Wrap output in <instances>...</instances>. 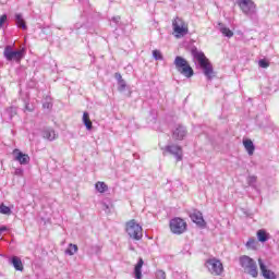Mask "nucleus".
<instances>
[{"label":"nucleus","instance_id":"obj_30","mask_svg":"<svg viewBox=\"0 0 279 279\" xmlns=\"http://www.w3.org/2000/svg\"><path fill=\"white\" fill-rule=\"evenodd\" d=\"M156 279H167V274L163 270H157Z\"/></svg>","mask_w":279,"mask_h":279},{"label":"nucleus","instance_id":"obj_7","mask_svg":"<svg viewBox=\"0 0 279 279\" xmlns=\"http://www.w3.org/2000/svg\"><path fill=\"white\" fill-rule=\"evenodd\" d=\"M172 28H173L175 38H182V36H186V34H189V26H186V23H184V20L180 17H175L172 21Z\"/></svg>","mask_w":279,"mask_h":279},{"label":"nucleus","instance_id":"obj_37","mask_svg":"<svg viewBox=\"0 0 279 279\" xmlns=\"http://www.w3.org/2000/svg\"><path fill=\"white\" fill-rule=\"evenodd\" d=\"M116 77L118 80V83L121 82V80H123V77L121 76V74L119 73H116Z\"/></svg>","mask_w":279,"mask_h":279},{"label":"nucleus","instance_id":"obj_10","mask_svg":"<svg viewBox=\"0 0 279 279\" xmlns=\"http://www.w3.org/2000/svg\"><path fill=\"white\" fill-rule=\"evenodd\" d=\"M165 150L168 151V154H171L172 156H174L177 162H180V160H182V156H183L182 146L172 144V145L166 146Z\"/></svg>","mask_w":279,"mask_h":279},{"label":"nucleus","instance_id":"obj_4","mask_svg":"<svg viewBox=\"0 0 279 279\" xmlns=\"http://www.w3.org/2000/svg\"><path fill=\"white\" fill-rule=\"evenodd\" d=\"M174 66L177 71L181 73V75H184V77H193V68H191V64H189V61H186V59L180 56L175 57Z\"/></svg>","mask_w":279,"mask_h":279},{"label":"nucleus","instance_id":"obj_24","mask_svg":"<svg viewBox=\"0 0 279 279\" xmlns=\"http://www.w3.org/2000/svg\"><path fill=\"white\" fill-rule=\"evenodd\" d=\"M65 254L68 256H74L75 254H77V245L70 243L69 247L65 250Z\"/></svg>","mask_w":279,"mask_h":279},{"label":"nucleus","instance_id":"obj_15","mask_svg":"<svg viewBox=\"0 0 279 279\" xmlns=\"http://www.w3.org/2000/svg\"><path fill=\"white\" fill-rule=\"evenodd\" d=\"M143 265H145V262L143 260L142 257H140L133 271L135 279H143Z\"/></svg>","mask_w":279,"mask_h":279},{"label":"nucleus","instance_id":"obj_26","mask_svg":"<svg viewBox=\"0 0 279 279\" xmlns=\"http://www.w3.org/2000/svg\"><path fill=\"white\" fill-rule=\"evenodd\" d=\"M0 214L1 215H12V209L10 207L5 206L4 204L0 205Z\"/></svg>","mask_w":279,"mask_h":279},{"label":"nucleus","instance_id":"obj_18","mask_svg":"<svg viewBox=\"0 0 279 279\" xmlns=\"http://www.w3.org/2000/svg\"><path fill=\"white\" fill-rule=\"evenodd\" d=\"M44 138L47 141H56L58 138V135L56 134V131L52 129H46L43 132Z\"/></svg>","mask_w":279,"mask_h":279},{"label":"nucleus","instance_id":"obj_32","mask_svg":"<svg viewBox=\"0 0 279 279\" xmlns=\"http://www.w3.org/2000/svg\"><path fill=\"white\" fill-rule=\"evenodd\" d=\"M119 84V90H125L126 84L125 81L120 80Z\"/></svg>","mask_w":279,"mask_h":279},{"label":"nucleus","instance_id":"obj_36","mask_svg":"<svg viewBox=\"0 0 279 279\" xmlns=\"http://www.w3.org/2000/svg\"><path fill=\"white\" fill-rule=\"evenodd\" d=\"M16 175H23V169L21 168H17L15 169V172H14Z\"/></svg>","mask_w":279,"mask_h":279},{"label":"nucleus","instance_id":"obj_5","mask_svg":"<svg viewBox=\"0 0 279 279\" xmlns=\"http://www.w3.org/2000/svg\"><path fill=\"white\" fill-rule=\"evenodd\" d=\"M24 56L25 52L23 50H14L12 46H5L3 51V57L8 62H16L17 64H21Z\"/></svg>","mask_w":279,"mask_h":279},{"label":"nucleus","instance_id":"obj_8","mask_svg":"<svg viewBox=\"0 0 279 279\" xmlns=\"http://www.w3.org/2000/svg\"><path fill=\"white\" fill-rule=\"evenodd\" d=\"M205 265L214 276H221L223 274V264L217 258L208 259Z\"/></svg>","mask_w":279,"mask_h":279},{"label":"nucleus","instance_id":"obj_23","mask_svg":"<svg viewBox=\"0 0 279 279\" xmlns=\"http://www.w3.org/2000/svg\"><path fill=\"white\" fill-rule=\"evenodd\" d=\"M15 21H16L17 27H21L23 29H27V25L25 24V20H23V15L16 14L15 15Z\"/></svg>","mask_w":279,"mask_h":279},{"label":"nucleus","instance_id":"obj_17","mask_svg":"<svg viewBox=\"0 0 279 279\" xmlns=\"http://www.w3.org/2000/svg\"><path fill=\"white\" fill-rule=\"evenodd\" d=\"M10 263L11 265H13L16 271H23L24 267H23V260H21V257L13 256L11 257Z\"/></svg>","mask_w":279,"mask_h":279},{"label":"nucleus","instance_id":"obj_21","mask_svg":"<svg viewBox=\"0 0 279 279\" xmlns=\"http://www.w3.org/2000/svg\"><path fill=\"white\" fill-rule=\"evenodd\" d=\"M83 123L86 130L88 131L93 130V122L90 121V116L86 111L83 113Z\"/></svg>","mask_w":279,"mask_h":279},{"label":"nucleus","instance_id":"obj_25","mask_svg":"<svg viewBox=\"0 0 279 279\" xmlns=\"http://www.w3.org/2000/svg\"><path fill=\"white\" fill-rule=\"evenodd\" d=\"M257 245H258V242L254 238H250L245 244L247 250H256Z\"/></svg>","mask_w":279,"mask_h":279},{"label":"nucleus","instance_id":"obj_11","mask_svg":"<svg viewBox=\"0 0 279 279\" xmlns=\"http://www.w3.org/2000/svg\"><path fill=\"white\" fill-rule=\"evenodd\" d=\"M190 218L193 221V223H196L198 228H206V220H204V215L202 211L195 209L193 213L190 214Z\"/></svg>","mask_w":279,"mask_h":279},{"label":"nucleus","instance_id":"obj_31","mask_svg":"<svg viewBox=\"0 0 279 279\" xmlns=\"http://www.w3.org/2000/svg\"><path fill=\"white\" fill-rule=\"evenodd\" d=\"M5 21H8V15L3 14L0 16V29L1 27H3V25H5Z\"/></svg>","mask_w":279,"mask_h":279},{"label":"nucleus","instance_id":"obj_27","mask_svg":"<svg viewBox=\"0 0 279 279\" xmlns=\"http://www.w3.org/2000/svg\"><path fill=\"white\" fill-rule=\"evenodd\" d=\"M257 180H258V178H257L256 175H250V177L247 178V184H248V186L255 187Z\"/></svg>","mask_w":279,"mask_h":279},{"label":"nucleus","instance_id":"obj_6","mask_svg":"<svg viewBox=\"0 0 279 279\" xmlns=\"http://www.w3.org/2000/svg\"><path fill=\"white\" fill-rule=\"evenodd\" d=\"M238 5L240 10H242L243 14L248 16V19H254L256 16V3H254L252 0H238Z\"/></svg>","mask_w":279,"mask_h":279},{"label":"nucleus","instance_id":"obj_29","mask_svg":"<svg viewBox=\"0 0 279 279\" xmlns=\"http://www.w3.org/2000/svg\"><path fill=\"white\" fill-rule=\"evenodd\" d=\"M258 66H260V69H268L269 66V61L262 59L258 61Z\"/></svg>","mask_w":279,"mask_h":279},{"label":"nucleus","instance_id":"obj_20","mask_svg":"<svg viewBox=\"0 0 279 279\" xmlns=\"http://www.w3.org/2000/svg\"><path fill=\"white\" fill-rule=\"evenodd\" d=\"M218 26L219 32H221L222 35L227 38H232V36H234V33L230 28L226 27V25H223L222 23H218Z\"/></svg>","mask_w":279,"mask_h":279},{"label":"nucleus","instance_id":"obj_22","mask_svg":"<svg viewBox=\"0 0 279 279\" xmlns=\"http://www.w3.org/2000/svg\"><path fill=\"white\" fill-rule=\"evenodd\" d=\"M95 189L98 193H106V191H108V185L106 184V182L98 181L95 184Z\"/></svg>","mask_w":279,"mask_h":279},{"label":"nucleus","instance_id":"obj_3","mask_svg":"<svg viewBox=\"0 0 279 279\" xmlns=\"http://www.w3.org/2000/svg\"><path fill=\"white\" fill-rule=\"evenodd\" d=\"M125 232L129 234L130 239L134 241H141V239H143V227L134 219L125 223Z\"/></svg>","mask_w":279,"mask_h":279},{"label":"nucleus","instance_id":"obj_19","mask_svg":"<svg viewBox=\"0 0 279 279\" xmlns=\"http://www.w3.org/2000/svg\"><path fill=\"white\" fill-rule=\"evenodd\" d=\"M257 241H259V243H267V241H269V233H267V231H265V229H260L257 231Z\"/></svg>","mask_w":279,"mask_h":279},{"label":"nucleus","instance_id":"obj_39","mask_svg":"<svg viewBox=\"0 0 279 279\" xmlns=\"http://www.w3.org/2000/svg\"><path fill=\"white\" fill-rule=\"evenodd\" d=\"M8 112H14V108H10Z\"/></svg>","mask_w":279,"mask_h":279},{"label":"nucleus","instance_id":"obj_12","mask_svg":"<svg viewBox=\"0 0 279 279\" xmlns=\"http://www.w3.org/2000/svg\"><path fill=\"white\" fill-rule=\"evenodd\" d=\"M185 137H186V128H184L181 124L175 125L172 131V138H174V141H184Z\"/></svg>","mask_w":279,"mask_h":279},{"label":"nucleus","instance_id":"obj_14","mask_svg":"<svg viewBox=\"0 0 279 279\" xmlns=\"http://www.w3.org/2000/svg\"><path fill=\"white\" fill-rule=\"evenodd\" d=\"M258 263H259V268H260V271H262V276L265 278V279H276V274L269 269H267V266H265V263H263V259H258Z\"/></svg>","mask_w":279,"mask_h":279},{"label":"nucleus","instance_id":"obj_9","mask_svg":"<svg viewBox=\"0 0 279 279\" xmlns=\"http://www.w3.org/2000/svg\"><path fill=\"white\" fill-rule=\"evenodd\" d=\"M170 230L173 234H184V232H186V221L182 218L171 219Z\"/></svg>","mask_w":279,"mask_h":279},{"label":"nucleus","instance_id":"obj_28","mask_svg":"<svg viewBox=\"0 0 279 279\" xmlns=\"http://www.w3.org/2000/svg\"><path fill=\"white\" fill-rule=\"evenodd\" d=\"M153 58L155 60H163L162 52L160 50H153Z\"/></svg>","mask_w":279,"mask_h":279},{"label":"nucleus","instance_id":"obj_35","mask_svg":"<svg viewBox=\"0 0 279 279\" xmlns=\"http://www.w3.org/2000/svg\"><path fill=\"white\" fill-rule=\"evenodd\" d=\"M3 232H8V227L5 226L0 227V236L1 234H3Z\"/></svg>","mask_w":279,"mask_h":279},{"label":"nucleus","instance_id":"obj_2","mask_svg":"<svg viewBox=\"0 0 279 279\" xmlns=\"http://www.w3.org/2000/svg\"><path fill=\"white\" fill-rule=\"evenodd\" d=\"M239 260L244 274H248V276H252V278H258V266L256 265V262L252 259V257L243 255Z\"/></svg>","mask_w":279,"mask_h":279},{"label":"nucleus","instance_id":"obj_34","mask_svg":"<svg viewBox=\"0 0 279 279\" xmlns=\"http://www.w3.org/2000/svg\"><path fill=\"white\" fill-rule=\"evenodd\" d=\"M43 107L47 108V110H49L53 107V105L51 102H44Z\"/></svg>","mask_w":279,"mask_h":279},{"label":"nucleus","instance_id":"obj_38","mask_svg":"<svg viewBox=\"0 0 279 279\" xmlns=\"http://www.w3.org/2000/svg\"><path fill=\"white\" fill-rule=\"evenodd\" d=\"M116 77L118 80V83L121 82V80H123V77L121 76V74L119 73H116Z\"/></svg>","mask_w":279,"mask_h":279},{"label":"nucleus","instance_id":"obj_33","mask_svg":"<svg viewBox=\"0 0 279 279\" xmlns=\"http://www.w3.org/2000/svg\"><path fill=\"white\" fill-rule=\"evenodd\" d=\"M111 21H113V23H116V25H119V23H120V21H121V16H113L112 19H111Z\"/></svg>","mask_w":279,"mask_h":279},{"label":"nucleus","instance_id":"obj_13","mask_svg":"<svg viewBox=\"0 0 279 279\" xmlns=\"http://www.w3.org/2000/svg\"><path fill=\"white\" fill-rule=\"evenodd\" d=\"M14 154V160H16L17 162H20V165H29V155L27 154H23V151L19 150L17 148H15L13 150Z\"/></svg>","mask_w":279,"mask_h":279},{"label":"nucleus","instance_id":"obj_16","mask_svg":"<svg viewBox=\"0 0 279 279\" xmlns=\"http://www.w3.org/2000/svg\"><path fill=\"white\" fill-rule=\"evenodd\" d=\"M244 149L247 151L248 156H254V151L256 146H254V142L252 140H243Z\"/></svg>","mask_w":279,"mask_h":279},{"label":"nucleus","instance_id":"obj_1","mask_svg":"<svg viewBox=\"0 0 279 279\" xmlns=\"http://www.w3.org/2000/svg\"><path fill=\"white\" fill-rule=\"evenodd\" d=\"M193 62L196 64L197 69H202L205 77L210 82L215 77V70L213 68V63H210V60L206 58V54L204 52L197 50V48H193L191 50Z\"/></svg>","mask_w":279,"mask_h":279}]
</instances>
